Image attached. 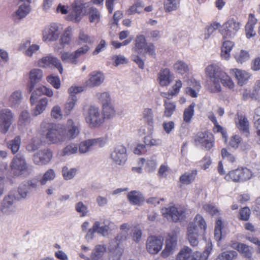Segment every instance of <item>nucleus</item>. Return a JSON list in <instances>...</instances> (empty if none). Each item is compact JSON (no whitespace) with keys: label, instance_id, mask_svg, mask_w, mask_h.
<instances>
[{"label":"nucleus","instance_id":"f257e3e1","mask_svg":"<svg viewBox=\"0 0 260 260\" xmlns=\"http://www.w3.org/2000/svg\"><path fill=\"white\" fill-rule=\"evenodd\" d=\"M40 126L43 131H46L45 138L50 143L56 144L65 141L66 132L63 124L44 121L41 123Z\"/></svg>","mask_w":260,"mask_h":260},{"label":"nucleus","instance_id":"f03ea898","mask_svg":"<svg viewBox=\"0 0 260 260\" xmlns=\"http://www.w3.org/2000/svg\"><path fill=\"white\" fill-rule=\"evenodd\" d=\"M224 72L221 68L216 63L209 64L205 68V73L206 76L210 80L209 90L211 92L217 93L221 90L219 78Z\"/></svg>","mask_w":260,"mask_h":260},{"label":"nucleus","instance_id":"7ed1b4c3","mask_svg":"<svg viewBox=\"0 0 260 260\" xmlns=\"http://www.w3.org/2000/svg\"><path fill=\"white\" fill-rule=\"evenodd\" d=\"M146 44V39L144 36H137L135 40V46L132 49L135 54L132 55V58L141 69H143L144 67L143 58L145 57V47Z\"/></svg>","mask_w":260,"mask_h":260},{"label":"nucleus","instance_id":"20e7f679","mask_svg":"<svg viewBox=\"0 0 260 260\" xmlns=\"http://www.w3.org/2000/svg\"><path fill=\"white\" fill-rule=\"evenodd\" d=\"M90 3L84 0H75L72 4V11L67 19L74 22H79L86 13V9L89 7Z\"/></svg>","mask_w":260,"mask_h":260},{"label":"nucleus","instance_id":"39448f33","mask_svg":"<svg viewBox=\"0 0 260 260\" xmlns=\"http://www.w3.org/2000/svg\"><path fill=\"white\" fill-rule=\"evenodd\" d=\"M252 174L250 170L246 168H238L230 171L224 177L228 181L241 182L251 178Z\"/></svg>","mask_w":260,"mask_h":260},{"label":"nucleus","instance_id":"423d86ee","mask_svg":"<svg viewBox=\"0 0 260 260\" xmlns=\"http://www.w3.org/2000/svg\"><path fill=\"white\" fill-rule=\"evenodd\" d=\"M63 29L62 25L58 23H51L42 31L44 42H54L58 40Z\"/></svg>","mask_w":260,"mask_h":260},{"label":"nucleus","instance_id":"0eeeda50","mask_svg":"<svg viewBox=\"0 0 260 260\" xmlns=\"http://www.w3.org/2000/svg\"><path fill=\"white\" fill-rule=\"evenodd\" d=\"M240 27L241 24L238 21L231 18L223 23L220 32L224 38H232L240 29Z\"/></svg>","mask_w":260,"mask_h":260},{"label":"nucleus","instance_id":"6e6552de","mask_svg":"<svg viewBox=\"0 0 260 260\" xmlns=\"http://www.w3.org/2000/svg\"><path fill=\"white\" fill-rule=\"evenodd\" d=\"M37 66L43 69L51 68L53 67L58 69L60 74L62 73L63 67L60 60L55 56L49 54L39 59Z\"/></svg>","mask_w":260,"mask_h":260},{"label":"nucleus","instance_id":"1a4fd4ad","mask_svg":"<svg viewBox=\"0 0 260 260\" xmlns=\"http://www.w3.org/2000/svg\"><path fill=\"white\" fill-rule=\"evenodd\" d=\"M86 121L91 127H98L104 121L100 109L95 106H90L86 116Z\"/></svg>","mask_w":260,"mask_h":260},{"label":"nucleus","instance_id":"9d476101","mask_svg":"<svg viewBox=\"0 0 260 260\" xmlns=\"http://www.w3.org/2000/svg\"><path fill=\"white\" fill-rule=\"evenodd\" d=\"M194 142L203 149L209 150L213 147L214 139L213 135L210 132H199L194 137Z\"/></svg>","mask_w":260,"mask_h":260},{"label":"nucleus","instance_id":"9b49d317","mask_svg":"<svg viewBox=\"0 0 260 260\" xmlns=\"http://www.w3.org/2000/svg\"><path fill=\"white\" fill-rule=\"evenodd\" d=\"M161 213L162 215L167 219L177 222L183 219L185 210L182 207L172 206L162 208Z\"/></svg>","mask_w":260,"mask_h":260},{"label":"nucleus","instance_id":"f8f14e48","mask_svg":"<svg viewBox=\"0 0 260 260\" xmlns=\"http://www.w3.org/2000/svg\"><path fill=\"white\" fill-rule=\"evenodd\" d=\"M105 78V75L102 72L92 71L88 75L85 81V86L90 88L99 87L104 82Z\"/></svg>","mask_w":260,"mask_h":260},{"label":"nucleus","instance_id":"ddd939ff","mask_svg":"<svg viewBox=\"0 0 260 260\" xmlns=\"http://www.w3.org/2000/svg\"><path fill=\"white\" fill-rule=\"evenodd\" d=\"M12 173L16 176L23 174L27 171V165L23 156L17 155L13 159L11 164Z\"/></svg>","mask_w":260,"mask_h":260},{"label":"nucleus","instance_id":"4468645a","mask_svg":"<svg viewBox=\"0 0 260 260\" xmlns=\"http://www.w3.org/2000/svg\"><path fill=\"white\" fill-rule=\"evenodd\" d=\"M106 143V140L104 138L88 139L81 142L78 146V151L81 154L86 153L89 151L93 146L99 145L103 146Z\"/></svg>","mask_w":260,"mask_h":260},{"label":"nucleus","instance_id":"2eb2a0df","mask_svg":"<svg viewBox=\"0 0 260 260\" xmlns=\"http://www.w3.org/2000/svg\"><path fill=\"white\" fill-rule=\"evenodd\" d=\"M164 238L161 236H150L147 238L146 248L151 254L157 253L162 248Z\"/></svg>","mask_w":260,"mask_h":260},{"label":"nucleus","instance_id":"dca6fc26","mask_svg":"<svg viewBox=\"0 0 260 260\" xmlns=\"http://www.w3.org/2000/svg\"><path fill=\"white\" fill-rule=\"evenodd\" d=\"M52 156V152L49 149L41 150L34 154L33 162L39 166H45L51 161Z\"/></svg>","mask_w":260,"mask_h":260},{"label":"nucleus","instance_id":"f3484780","mask_svg":"<svg viewBox=\"0 0 260 260\" xmlns=\"http://www.w3.org/2000/svg\"><path fill=\"white\" fill-rule=\"evenodd\" d=\"M201 257L200 252L193 251L190 247L184 246L179 250L176 260H201Z\"/></svg>","mask_w":260,"mask_h":260},{"label":"nucleus","instance_id":"a211bd4d","mask_svg":"<svg viewBox=\"0 0 260 260\" xmlns=\"http://www.w3.org/2000/svg\"><path fill=\"white\" fill-rule=\"evenodd\" d=\"M40 49V45L37 44H31L30 40H26L22 42L19 45L18 50L22 52L26 56L32 57Z\"/></svg>","mask_w":260,"mask_h":260},{"label":"nucleus","instance_id":"6ab92c4d","mask_svg":"<svg viewBox=\"0 0 260 260\" xmlns=\"http://www.w3.org/2000/svg\"><path fill=\"white\" fill-rule=\"evenodd\" d=\"M16 200L13 196H6L3 201L2 212L5 215H11L16 211Z\"/></svg>","mask_w":260,"mask_h":260},{"label":"nucleus","instance_id":"aec40b11","mask_svg":"<svg viewBox=\"0 0 260 260\" xmlns=\"http://www.w3.org/2000/svg\"><path fill=\"white\" fill-rule=\"evenodd\" d=\"M13 115L11 111L8 109H3L0 112V129L3 133L8 131L11 124Z\"/></svg>","mask_w":260,"mask_h":260},{"label":"nucleus","instance_id":"412c9836","mask_svg":"<svg viewBox=\"0 0 260 260\" xmlns=\"http://www.w3.org/2000/svg\"><path fill=\"white\" fill-rule=\"evenodd\" d=\"M126 148L123 146H118L111 153L110 158L116 164L122 165L126 160Z\"/></svg>","mask_w":260,"mask_h":260},{"label":"nucleus","instance_id":"4be33fe9","mask_svg":"<svg viewBox=\"0 0 260 260\" xmlns=\"http://www.w3.org/2000/svg\"><path fill=\"white\" fill-rule=\"evenodd\" d=\"M230 245L233 248L237 250L243 257L249 260L251 259L253 252L252 247L245 244L239 243L234 241H232Z\"/></svg>","mask_w":260,"mask_h":260},{"label":"nucleus","instance_id":"5701e85b","mask_svg":"<svg viewBox=\"0 0 260 260\" xmlns=\"http://www.w3.org/2000/svg\"><path fill=\"white\" fill-rule=\"evenodd\" d=\"M177 235L175 234H169L165 241V249L161 252V255L164 257H167L172 254L176 247Z\"/></svg>","mask_w":260,"mask_h":260},{"label":"nucleus","instance_id":"b1692460","mask_svg":"<svg viewBox=\"0 0 260 260\" xmlns=\"http://www.w3.org/2000/svg\"><path fill=\"white\" fill-rule=\"evenodd\" d=\"M65 130V140L67 138L74 139L79 133V129L78 124L73 119H69L67 120L66 125H63Z\"/></svg>","mask_w":260,"mask_h":260},{"label":"nucleus","instance_id":"393cba45","mask_svg":"<svg viewBox=\"0 0 260 260\" xmlns=\"http://www.w3.org/2000/svg\"><path fill=\"white\" fill-rule=\"evenodd\" d=\"M230 73L235 77L237 84L240 86L246 84L251 76L249 73L238 69H230Z\"/></svg>","mask_w":260,"mask_h":260},{"label":"nucleus","instance_id":"a878e982","mask_svg":"<svg viewBox=\"0 0 260 260\" xmlns=\"http://www.w3.org/2000/svg\"><path fill=\"white\" fill-rule=\"evenodd\" d=\"M45 95L48 97H52L53 91L52 89L45 86H41L37 88L31 93L30 101L31 105L35 104L37 99L40 96Z\"/></svg>","mask_w":260,"mask_h":260},{"label":"nucleus","instance_id":"bb28decb","mask_svg":"<svg viewBox=\"0 0 260 260\" xmlns=\"http://www.w3.org/2000/svg\"><path fill=\"white\" fill-rule=\"evenodd\" d=\"M113 223L109 221H104L102 224L99 221L94 223V230L104 237L108 236L112 230Z\"/></svg>","mask_w":260,"mask_h":260},{"label":"nucleus","instance_id":"cd10ccee","mask_svg":"<svg viewBox=\"0 0 260 260\" xmlns=\"http://www.w3.org/2000/svg\"><path fill=\"white\" fill-rule=\"evenodd\" d=\"M37 187V182L35 180H30L20 184L18 192L21 198H25L33 189L36 188Z\"/></svg>","mask_w":260,"mask_h":260},{"label":"nucleus","instance_id":"c85d7f7f","mask_svg":"<svg viewBox=\"0 0 260 260\" xmlns=\"http://www.w3.org/2000/svg\"><path fill=\"white\" fill-rule=\"evenodd\" d=\"M173 78V75L168 69L161 70L158 75V81L162 86H168L172 82Z\"/></svg>","mask_w":260,"mask_h":260},{"label":"nucleus","instance_id":"c756f323","mask_svg":"<svg viewBox=\"0 0 260 260\" xmlns=\"http://www.w3.org/2000/svg\"><path fill=\"white\" fill-rule=\"evenodd\" d=\"M106 245L98 244L92 249L89 257H86L87 260H100L106 252Z\"/></svg>","mask_w":260,"mask_h":260},{"label":"nucleus","instance_id":"7c9ffc66","mask_svg":"<svg viewBox=\"0 0 260 260\" xmlns=\"http://www.w3.org/2000/svg\"><path fill=\"white\" fill-rule=\"evenodd\" d=\"M43 78V72L38 68L31 69L29 73V79L31 86L33 88L35 85L41 81Z\"/></svg>","mask_w":260,"mask_h":260},{"label":"nucleus","instance_id":"2f4dec72","mask_svg":"<svg viewBox=\"0 0 260 260\" xmlns=\"http://www.w3.org/2000/svg\"><path fill=\"white\" fill-rule=\"evenodd\" d=\"M119 229L120 231L116 236L117 240L123 242L130 238L131 234H129V232L131 225L127 223H124L120 226Z\"/></svg>","mask_w":260,"mask_h":260},{"label":"nucleus","instance_id":"473e14b6","mask_svg":"<svg viewBox=\"0 0 260 260\" xmlns=\"http://www.w3.org/2000/svg\"><path fill=\"white\" fill-rule=\"evenodd\" d=\"M234 46V43L230 41L223 42L221 48V57L222 59L228 60L231 57L230 52Z\"/></svg>","mask_w":260,"mask_h":260},{"label":"nucleus","instance_id":"72a5a7b5","mask_svg":"<svg viewBox=\"0 0 260 260\" xmlns=\"http://www.w3.org/2000/svg\"><path fill=\"white\" fill-rule=\"evenodd\" d=\"M22 98V92L20 90L14 91L9 97V105L11 107H18L21 103Z\"/></svg>","mask_w":260,"mask_h":260},{"label":"nucleus","instance_id":"f704fd0d","mask_svg":"<svg viewBox=\"0 0 260 260\" xmlns=\"http://www.w3.org/2000/svg\"><path fill=\"white\" fill-rule=\"evenodd\" d=\"M60 58L64 63H70L76 65L78 63V59L74 51H64L61 53Z\"/></svg>","mask_w":260,"mask_h":260},{"label":"nucleus","instance_id":"c9c22d12","mask_svg":"<svg viewBox=\"0 0 260 260\" xmlns=\"http://www.w3.org/2000/svg\"><path fill=\"white\" fill-rule=\"evenodd\" d=\"M72 40V28L68 27L63 31L59 39V43L62 47L70 45Z\"/></svg>","mask_w":260,"mask_h":260},{"label":"nucleus","instance_id":"e433bc0d","mask_svg":"<svg viewBox=\"0 0 260 260\" xmlns=\"http://www.w3.org/2000/svg\"><path fill=\"white\" fill-rule=\"evenodd\" d=\"M94 97L96 101L102 105V106L112 103L110 94L107 91L96 92Z\"/></svg>","mask_w":260,"mask_h":260},{"label":"nucleus","instance_id":"4c0bfd02","mask_svg":"<svg viewBox=\"0 0 260 260\" xmlns=\"http://www.w3.org/2000/svg\"><path fill=\"white\" fill-rule=\"evenodd\" d=\"M78 151V145L75 143H71L60 151L58 154L61 156H69L77 153Z\"/></svg>","mask_w":260,"mask_h":260},{"label":"nucleus","instance_id":"58836bf2","mask_svg":"<svg viewBox=\"0 0 260 260\" xmlns=\"http://www.w3.org/2000/svg\"><path fill=\"white\" fill-rule=\"evenodd\" d=\"M237 128L241 132H247L249 123L247 118L244 115H239L235 120Z\"/></svg>","mask_w":260,"mask_h":260},{"label":"nucleus","instance_id":"ea45409f","mask_svg":"<svg viewBox=\"0 0 260 260\" xmlns=\"http://www.w3.org/2000/svg\"><path fill=\"white\" fill-rule=\"evenodd\" d=\"M48 104V99L47 98H41L38 102L36 107L32 110V115L37 116L42 113L46 109Z\"/></svg>","mask_w":260,"mask_h":260},{"label":"nucleus","instance_id":"a19ab883","mask_svg":"<svg viewBox=\"0 0 260 260\" xmlns=\"http://www.w3.org/2000/svg\"><path fill=\"white\" fill-rule=\"evenodd\" d=\"M127 198L130 203L133 205H140L144 202V198L142 194L137 191L129 192Z\"/></svg>","mask_w":260,"mask_h":260},{"label":"nucleus","instance_id":"79ce46f5","mask_svg":"<svg viewBox=\"0 0 260 260\" xmlns=\"http://www.w3.org/2000/svg\"><path fill=\"white\" fill-rule=\"evenodd\" d=\"M153 113L150 108H145L142 115L143 120L149 126L153 127L154 123Z\"/></svg>","mask_w":260,"mask_h":260},{"label":"nucleus","instance_id":"37998d69","mask_svg":"<svg viewBox=\"0 0 260 260\" xmlns=\"http://www.w3.org/2000/svg\"><path fill=\"white\" fill-rule=\"evenodd\" d=\"M180 0H164V10L166 12L177 10L180 6Z\"/></svg>","mask_w":260,"mask_h":260},{"label":"nucleus","instance_id":"c03bdc74","mask_svg":"<svg viewBox=\"0 0 260 260\" xmlns=\"http://www.w3.org/2000/svg\"><path fill=\"white\" fill-rule=\"evenodd\" d=\"M196 174V171L186 172L180 177L179 181L183 185H188L194 180Z\"/></svg>","mask_w":260,"mask_h":260},{"label":"nucleus","instance_id":"a18cd8bd","mask_svg":"<svg viewBox=\"0 0 260 260\" xmlns=\"http://www.w3.org/2000/svg\"><path fill=\"white\" fill-rule=\"evenodd\" d=\"M173 68L176 73L183 75L189 71L188 64L181 60H177L173 65Z\"/></svg>","mask_w":260,"mask_h":260},{"label":"nucleus","instance_id":"49530a36","mask_svg":"<svg viewBox=\"0 0 260 260\" xmlns=\"http://www.w3.org/2000/svg\"><path fill=\"white\" fill-rule=\"evenodd\" d=\"M103 118L111 119L113 118L116 114V111L112 103L110 104L102 106Z\"/></svg>","mask_w":260,"mask_h":260},{"label":"nucleus","instance_id":"de8ad7c7","mask_svg":"<svg viewBox=\"0 0 260 260\" xmlns=\"http://www.w3.org/2000/svg\"><path fill=\"white\" fill-rule=\"evenodd\" d=\"M56 173L52 169L47 170L39 180L41 185H45L48 181H51L56 178Z\"/></svg>","mask_w":260,"mask_h":260},{"label":"nucleus","instance_id":"09e8293b","mask_svg":"<svg viewBox=\"0 0 260 260\" xmlns=\"http://www.w3.org/2000/svg\"><path fill=\"white\" fill-rule=\"evenodd\" d=\"M208 117L214 124L215 130L217 132L221 133L222 138L224 139V142H226L227 141V134L223 128L218 124L214 113L212 112L209 113L208 114Z\"/></svg>","mask_w":260,"mask_h":260},{"label":"nucleus","instance_id":"8fccbe9b","mask_svg":"<svg viewBox=\"0 0 260 260\" xmlns=\"http://www.w3.org/2000/svg\"><path fill=\"white\" fill-rule=\"evenodd\" d=\"M30 121L29 114L26 110L22 111L18 122L19 126L21 130L27 126Z\"/></svg>","mask_w":260,"mask_h":260},{"label":"nucleus","instance_id":"3c124183","mask_svg":"<svg viewBox=\"0 0 260 260\" xmlns=\"http://www.w3.org/2000/svg\"><path fill=\"white\" fill-rule=\"evenodd\" d=\"M121 242H120L119 240H117V237H116L109 243L108 247L109 251L119 257L121 253V251L119 248V244Z\"/></svg>","mask_w":260,"mask_h":260},{"label":"nucleus","instance_id":"603ef678","mask_svg":"<svg viewBox=\"0 0 260 260\" xmlns=\"http://www.w3.org/2000/svg\"><path fill=\"white\" fill-rule=\"evenodd\" d=\"M78 99L74 95H71L68 99L64 106V112L67 115H69L77 103Z\"/></svg>","mask_w":260,"mask_h":260},{"label":"nucleus","instance_id":"864d4df0","mask_svg":"<svg viewBox=\"0 0 260 260\" xmlns=\"http://www.w3.org/2000/svg\"><path fill=\"white\" fill-rule=\"evenodd\" d=\"M195 104L192 103L187 108L184 109L183 117V120L186 123H190L192 116L194 115V108Z\"/></svg>","mask_w":260,"mask_h":260},{"label":"nucleus","instance_id":"5fc2aeb1","mask_svg":"<svg viewBox=\"0 0 260 260\" xmlns=\"http://www.w3.org/2000/svg\"><path fill=\"white\" fill-rule=\"evenodd\" d=\"M225 143H228V146L236 149L241 145L242 143V138L238 135H233L229 139V141H226Z\"/></svg>","mask_w":260,"mask_h":260},{"label":"nucleus","instance_id":"6e6d98bb","mask_svg":"<svg viewBox=\"0 0 260 260\" xmlns=\"http://www.w3.org/2000/svg\"><path fill=\"white\" fill-rule=\"evenodd\" d=\"M220 82L224 86L231 89L234 88L235 86L234 82L232 78L225 72H224L219 78L220 84Z\"/></svg>","mask_w":260,"mask_h":260},{"label":"nucleus","instance_id":"4d7b16f0","mask_svg":"<svg viewBox=\"0 0 260 260\" xmlns=\"http://www.w3.org/2000/svg\"><path fill=\"white\" fill-rule=\"evenodd\" d=\"M142 234V231L140 228L138 226H135L131 230L130 238H132V241L134 242L139 243L141 240Z\"/></svg>","mask_w":260,"mask_h":260},{"label":"nucleus","instance_id":"13d9d810","mask_svg":"<svg viewBox=\"0 0 260 260\" xmlns=\"http://www.w3.org/2000/svg\"><path fill=\"white\" fill-rule=\"evenodd\" d=\"M30 10V7L24 5H19L18 9L16 11L15 14L17 18L20 19H22L29 13Z\"/></svg>","mask_w":260,"mask_h":260},{"label":"nucleus","instance_id":"bf43d9fd","mask_svg":"<svg viewBox=\"0 0 260 260\" xmlns=\"http://www.w3.org/2000/svg\"><path fill=\"white\" fill-rule=\"evenodd\" d=\"M193 83L192 87L189 86L186 88V92L192 98L197 96L201 85L197 81H191Z\"/></svg>","mask_w":260,"mask_h":260},{"label":"nucleus","instance_id":"052dcab7","mask_svg":"<svg viewBox=\"0 0 260 260\" xmlns=\"http://www.w3.org/2000/svg\"><path fill=\"white\" fill-rule=\"evenodd\" d=\"M77 170L74 168H69L64 167L62 169V174L65 180H70L73 178L76 174Z\"/></svg>","mask_w":260,"mask_h":260},{"label":"nucleus","instance_id":"680f3d73","mask_svg":"<svg viewBox=\"0 0 260 260\" xmlns=\"http://www.w3.org/2000/svg\"><path fill=\"white\" fill-rule=\"evenodd\" d=\"M164 106V116L167 117H171L175 110L176 105L173 102L165 101Z\"/></svg>","mask_w":260,"mask_h":260},{"label":"nucleus","instance_id":"e2e57ef3","mask_svg":"<svg viewBox=\"0 0 260 260\" xmlns=\"http://www.w3.org/2000/svg\"><path fill=\"white\" fill-rule=\"evenodd\" d=\"M89 19L91 23L96 24L100 20V14L98 10L93 7L90 8Z\"/></svg>","mask_w":260,"mask_h":260},{"label":"nucleus","instance_id":"0e129e2a","mask_svg":"<svg viewBox=\"0 0 260 260\" xmlns=\"http://www.w3.org/2000/svg\"><path fill=\"white\" fill-rule=\"evenodd\" d=\"M238 254L235 251H224L220 254L216 260H232L236 257Z\"/></svg>","mask_w":260,"mask_h":260},{"label":"nucleus","instance_id":"69168bd1","mask_svg":"<svg viewBox=\"0 0 260 260\" xmlns=\"http://www.w3.org/2000/svg\"><path fill=\"white\" fill-rule=\"evenodd\" d=\"M235 58L237 62L242 63L249 59V54L247 51L242 50L236 53Z\"/></svg>","mask_w":260,"mask_h":260},{"label":"nucleus","instance_id":"338daca9","mask_svg":"<svg viewBox=\"0 0 260 260\" xmlns=\"http://www.w3.org/2000/svg\"><path fill=\"white\" fill-rule=\"evenodd\" d=\"M21 138L19 136L16 137L13 140L10 141L8 147L11 149L13 153H16L20 147Z\"/></svg>","mask_w":260,"mask_h":260},{"label":"nucleus","instance_id":"774afa93","mask_svg":"<svg viewBox=\"0 0 260 260\" xmlns=\"http://www.w3.org/2000/svg\"><path fill=\"white\" fill-rule=\"evenodd\" d=\"M252 99L260 101V80H257L253 86Z\"/></svg>","mask_w":260,"mask_h":260}]
</instances>
